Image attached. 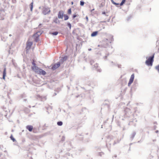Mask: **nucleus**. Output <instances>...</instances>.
Wrapping results in <instances>:
<instances>
[{
    "label": "nucleus",
    "instance_id": "nucleus-23",
    "mask_svg": "<svg viewBox=\"0 0 159 159\" xmlns=\"http://www.w3.org/2000/svg\"><path fill=\"white\" fill-rule=\"evenodd\" d=\"M68 12L69 14H71V9H70L68 10Z\"/></svg>",
    "mask_w": 159,
    "mask_h": 159
},
{
    "label": "nucleus",
    "instance_id": "nucleus-2",
    "mask_svg": "<svg viewBox=\"0 0 159 159\" xmlns=\"http://www.w3.org/2000/svg\"><path fill=\"white\" fill-rule=\"evenodd\" d=\"M134 79V75L133 74L131 75L130 78L129 79V81L128 84V86H129L131 84L133 83Z\"/></svg>",
    "mask_w": 159,
    "mask_h": 159
},
{
    "label": "nucleus",
    "instance_id": "nucleus-28",
    "mask_svg": "<svg viewBox=\"0 0 159 159\" xmlns=\"http://www.w3.org/2000/svg\"><path fill=\"white\" fill-rule=\"evenodd\" d=\"M135 135V133H134L133 134V138L134 136Z\"/></svg>",
    "mask_w": 159,
    "mask_h": 159
},
{
    "label": "nucleus",
    "instance_id": "nucleus-12",
    "mask_svg": "<svg viewBox=\"0 0 159 159\" xmlns=\"http://www.w3.org/2000/svg\"><path fill=\"white\" fill-rule=\"evenodd\" d=\"M26 128L29 130V131H31L33 128V127L31 125H28L26 126Z\"/></svg>",
    "mask_w": 159,
    "mask_h": 159
},
{
    "label": "nucleus",
    "instance_id": "nucleus-14",
    "mask_svg": "<svg viewBox=\"0 0 159 159\" xmlns=\"http://www.w3.org/2000/svg\"><path fill=\"white\" fill-rule=\"evenodd\" d=\"M30 10L31 11H32L33 8V2H32L30 5Z\"/></svg>",
    "mask_w": 159,
    "mask_h": 159
},
{
    "label": "nucleus",
    "instance_id": "nucleus-20",
    "mask_svg": "<svg viewBox=\"0 0 159 159\" xmlns=\"http://www.w3.org/2000/svg\"><path fill=\"white\" fill-rule=\"evenodd\" d=\"M125 0H122V1L121 3H120V5L122 6L123 5V4L125 2Z\"/></svg>",
    "mask_w": 159,
    "mask_h": 159
},
{
    "label": "nucleus",
    "instance_id": "nucleus-9",
    "mask_svg": "<svg viewBox=\"0 0 159 159\" xmlns=\"http://www.w3.org/2000/svg\"><path fill=\"white\" fill-rule=\"evenodd\" d=\"M32 45V42H28L27 43L26 48L27 49H29Z\"/></svg>",
    "mask_w": 159,
    "mask_h": 159
},
{
    "label": "nucleus",
    "instance_id": "nucleus-29",
    "mask_svg": "<svg viewBox=\"0 0 159 159\" xmlns=\"http://www.w3.org/2000/svg\"><path fill=\"white\" fill-rule=\"evenodd\" d=\"M86 19L88 21V17L87 16L86 17Z\"/></svg>",
    "mask_w": 159,
    "mask_h": 159
},
{
    "label": "nucleus",
    "instance_id": "nucleus-1",
    "mask_svg": "<svg viewBox=\"0 0 159 159\" xmlns=\"http://www.w3.org/2000/svg\"><path fill=\"white\" fill-rule=\"evenodd\" d=\"M154 57V55L152 57H150L146 61L145 63L148 66H151L152 65V63L153 61V58Z\"/></svg>",
    "mask_w": 159,
    "mask_h": 159
},
{
    "label": "nucleus",
    "instance_id": "nucleus-17",
    "mask_svg": "<svg viewBox=\"0 0 159 159\" xmlns=\"http://www.w3.org/2000/svg\"><path fill=\"white\" fill-rule=\"evenodd\" d=\"M155 68L159 73V65L156 66Z\"/></svg>",
    "mask_w": 159,
    "mask_h": 159
},
{
    "label": "nucleus",
    "instance_id": "nucleus-4",
    "mask_svg": "<svg viewBox=\"0 0 159 159\" xmlns=\"http://www.w3.org/2000/svg\"><path fill=\"white\" fill-rule=\"evenodd\" d=\"M64 15V12L62 11H60L58 13V16L59 19H62Z\"/></svg>",
    "mask_w": 159,
    "mask_h": 159
},
{
    "label": "nucleus",
    "instance_id": "nucleus-21",
    "mask_svg": "<svg viewBox=\"0 0 159 159\" xmlns=\"http://www.w3.org/2000/svg\"><path fill=\"white\" fill-rule=\"evenodd\" d=\"M111 2L113 4L116 5H118L119 4L118 3H116L113 0H111Z\"/></svg>",
    "mask_w": 159,
    "mask_h": 159
},
{
    "label": "nucleus",
    "instance_id": "nucleus-16",
    "mask_svg": "<svg viewBox=\"0 0 159 159\" xmlns=\"http://www.w3.org/2000/svg\"><path fill=\"white\" fill-rule=\"evenodd\" d=\"M63 123L61 121H59L57 122V124L58 125L61 126L62 125Z\"/></svg>",
    "mask_w": 159,
    "mask_h": 159
},
{
    "label": "nucleus",
    "instance_id": "nucleus-30",
    "mask_svg": "<svg viewBox=\"0 0 159 159\" xmlns=\"http://www.w3.org/2000/svg\"><path fill=\"white\" fill-rule=\"evenodd\" d=\"M91 48H89V51H91Z\"/></svg>",
    "mask_w": 159,
    "mask_h": 159
},
{
    "label": "nucleus",
    "instance_id": "nucleus-25",
    "mask_svg": "<svg viewBox=\"0 0 159 159\" xmlns=\"http://www.w3.org/2000/svg\"><path fill=\"white\" fill-rule=\"evenodd\" d=\"M32 65H33V66H36V64L35 63H34V60H33V61L32 63Z\"/></svg>",
    "mask_w": 159,
    "mask_h": 159
},
{
    "label": "nucleus",
    "instance_id": "nucleus-26",
    "mask_svg": "<svg viewBox=\"0 0 159 159\" xmlns=\"http://www.w3.org/2000/svg\"><path fill=\"white\" fill-rule=\"evenodd\" d=\"M57 21H58V19H57L56 20H55L54 21V22H56V23H57Z\"/></svg>",
    "mask_w": 159,
    "mask_h": 159
},
{
    "label": "nucleus",
    "instance_id": "nucleus-8",
    "mask_svg": "<svg viewBox=\"0 0 159 159\" xmlns=\"http://www.w3.org/2000/svg\"><path fill=\"white\" fill-rule=\"evenodd\" d=\"M67 56H65L64 57H61V59H60V64L62 63L64 61L67 60Z\"/></svg>",
    "mask_w": 159,
    "mask_h": 159
},
{
    "label": "nucleus",
    "instance_id": "nucleus-11",
    "mask_svg": "<svg viewBox=\"0 0 159 159\" xmlns=\"http://www.w3.org/2000/svg\"><path fill=\"white\" fill-rule=\"evenodd\" d=\"M41 34V33H40V32H38L35 34L34 35V36L36 37V41H37L38 40V36H39V35H40Z\"/></svg>",
    "mask_w": 159,
    "mask_h": 159
},
{
    "label": "nucleus",
    "instance_id": "nucleus-6",
    "mask_svg": "<svg viewBox=\"0 0 159 159\" xmlns=\"http://www.w3.org/2000/svg\"><path fill=\"white\" fill-rule=\"evenodd\" d=\"M37 73L40 75H44L46 74V72L45 71L43 70L42 69H39Z\"/></svg>",
    "mask_w": 159,
    "mask_h": 159
},
{
    "label": "nucleus",
    "instance_id": "nucleus-15",
    "mask_svg": "<svg viewBox=\"0 0 159 159\" xmlns=\"http://www.w3.org/2000/svg\"><path fill=\"white\" fill-rule=\"evenodd\" d=\"M64 20H67L69 18L68 16L67 15H64Z\"/></svg>",
    "mask_w": 159,
    "mask_h": 159
},
{
    "label": "nucleus",
    "instance_id": "nucleus-34",
    "mask_svg": "<svg viewBox=\"0 0 159 159\" xmlns=\"http://www.w3.org/2000/svg\"><path fill=\"white\" fill-rule=\"evenodd\" d=\"M158 132V130L156 131V133H157Z\"/></svg>",
    "mask_w": 159,
    "mask_h": 159
},
{
    "label": "nucleus",
    "instance_id": "nucleus-31",
    "mask_svg": "<svg viewBox=\"0 0 159 159\" xmlns=\"http://www.w3.org/2000/svg\"><path fill=\"white\" fill-rule=\"evenodd\" d=\"M94 10V9H93L92 10H91V12H92V11H93Z\"/></svg>",
    "mask_w": 159,
    "mask_h": 159
},
{
    "label": "nucleus",
    "instance_id": "nucleus-33",
    "mask_svg": "<svg viewBox=\"0 0 159 159\" xmlns=\"http://www.w3.org/2000/svg\"><path fill=\"white\" fill-rule=\"evenodd\" d=\"M73 4V2H71V4L72 5V4Z\"/></svg>",
    "mask_w": 159,
    "mask_h": 159
},
{
    "label": "nucleus",
    "instance_id": "nucleus-19",
    "mask_svg": "<svg viewBox=\"0 0 159 159\" xmlns=\"http://www.w3.org/2000/svg\"><path fill=\"white\" fill-rule=\"evenodd\" d=\"M10 138L12 140H13V142H15V141H16L15 139L13 137V136L12 135H11V136L10 137Z\"/></svg>",
    "mask_w": 159,
    "mask_h": 159
},
{
    "label": "nucleus",
    "instance_id": "nucleus-7",
    "mask_svg": "<svg viewBox=\"0 0 159 159\" xmlns=\"http://www.w3.org/2000/svg\"><path fill=\"white\" fill-rule=\"evenodd\" d=\"M32 69L34 71L37 73L39 69L36 66H32Z\"/></svg>",
    "mask_w": 159,
    "mask_h": 159
},
{
    "label": "nucleus",
    "instance_id": "nucleus-22",
    "mask_svg": "<svg viewBox=\"0 0 159 159\" xmlns=\"http://www.w3.org/2000/svg\"><path fill=\"white\" fill-rule=\"evenodd\" d=\"M67 25L70 28V29L71 26V24L70 23H68Z\"/></svg>",
    "mask_w": 159,
    "mask_h": 159
},
{
    "label": "nucleus",
    "instance_id": "nucleus-3",
    "mask_svg": "<svg viewBox=\"0 0 159 159\" xmlns=\"http://www.w3.org/2000/svg\"><path fill=\"white\" fill-rule=\"evenodd\" d=\"M60 65V62H58L57 64H55L53 65V66L52 67V69L53 70H55L58 67H59Z\"/></svg>",
    "mask_w": 159,
    "mask_h": 159
},
{
    "label": "nucleus",
    "instance_id": "nucleus-10",
    "mask_svg": "<svg viewBox=\"0 0 159 159\" xmlns=\"http://www.w3.org/2000/svg\"><path fill=\"white\" fill-rule=\"evenodd\" d=\"M6 68H5L4 69V70L3 72V79L4 80L5 79V77L6 76Z\"/></svg>",
    "mask_w": 159,
    "mask_h": 159
},
{
    "label": "nucleus",
    "instance_id": "nucleus-24",
    "mask_svg": "<svg viewBox=\"0 0 159 159\" xmlns=\"http://www.w3.org/2000/svg\"><path fill=\"white\" fill-rule=\"evenodd\" d=\"M84 4V2L83 1H81L80 2V5L81 6H83Z\"/></svg>",
    "mask_w": 159,
    "mask_h": 159
},
{
    "label": "nucleus",
    "instance_id": "nucleus-5",
    "mask_svg": "<svg viewBox=\"0 0 159 159\" xmlns=\"http://www.w3.org/2000/svg\"><path fill=\"white\" fill-rule=\"evenodd\" d=\"M50 11V9L48 8H45L43 11V12L44 15L48 14Z\"/></svg>",
    "mask_w": 159,
    "mask_h": 159
},
{
    "label": "nucleus",
    "instance_id": "nucleus-18",
    "mask_svg": "<svg viewBox=\"0 0 159 159\" xmlns=\"http://www.w3.org/2000/svg\"><path fill=\"white\" fill-rule=\"evenodd\" d=\"M58 34V32L57 31H56V32L52 33L51 34H52L53 35H56Z\"/></svg>",
    "mask_w": 159,
    "mask_h": 159
},
{
    "label": "nucleus",
    "instance_id": "nucleus-13",
    "mask_svg": "<svg viewBox=\"0 0 159 159\" xmlns=\"http://www.w3.org/2000/svg\"><path fill=\"white\" fill-rule=\"evenodd\" d=\"M98 34L97 31H95L93 32L91 34L92 37H94L96 36Z\"/></svg>",
    "mask_w": 159,
    "mask_h": 159
},
{
    "label": "nucleus",
    "instance_id": "nucleus-32",
    "mask_svg": "<svg viewBox=\"0 0 159 159\" xmlns=\"http://www.w3.org/2000/svg\"><path fill=\"white\" fill-rule=\"evenodd\" d=\"M107 56H105V57H104V59H106V58H107Z\"/></svg>",
    "mask_w": 159,
    "mask_h": 159
},
{
    "label": "nucleus",
    "instance_id": "nucleus-27",
    "mask_svg": "<svg viewBox=\"0 0 159 159\" xmlns=\"http://www.w3.org/2000/svg\"><path fill=\"white\" fill-rule=\"evenodd\" d=\"M76 16L75 15H73V18H75Z\"/></svg>",
    "mask_w": 159,
    "mask_h": 159
}]
</instances>
